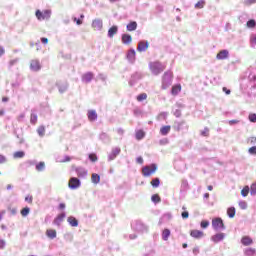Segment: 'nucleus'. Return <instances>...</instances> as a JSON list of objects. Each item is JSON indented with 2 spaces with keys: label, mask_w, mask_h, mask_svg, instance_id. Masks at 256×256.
<instances>
[{
  "label": "nucleus",
  "mask_w": 256,
  "mask_h": 256,
  "mask_svg": "<svg viewBox=\"0 0 256 256\" xmlns=\"http://www.w3.org/2000/svg\"><path fill=\"white\" fill-rule=\"evenodd\" d=\"M145 72L143 71H135L134 73L131 74L130 79L128 81V85L130 87H135L139 81H142V79L145 77Z\"/></svg>",
  "instance_id": "nucleus-1"
},
{
  "label": "nucleus",
  "mask_w": 256,
  "mask_h": 256,
  "mask_svg": "<svg viewBox=\"0 0 256 256\" xmlns=\"http://www.w3.org/2000/svg\"><path fill=\"white\" fill-rule=\"evenodd\" d=\"M132 229H134V231H136L137 233H149V226H147V224H145L143 221L141 220H135L132 224H131Z\"/></svg>",
  "instance_id": "nucleus-2"
},
{
  "label": "nucleus",
  "mask_w": 256,
  "mask_h": 256,
  "mask_svg": "<svg viewBox=\"0 0 256 256\" xmlns=\"http://www.w3.org/2000/svg\"><path fill=\"white\" fill-rule=\"evenodd\" d=\"M149 69L152 73V75H161L165 68H163V64L159 61H154L149 63Z\"/></svg>",
  "instance_id": "nucleus-3"
},
{
  "label": "nucleus",
  "mask_w": 256,
  "mask_h": 256,
  "mask_svg": "<svg viewBox=\"0 0 256 256\" xmlns=\"http://www.w3.org/2000/svg\"><path fill=\"white\" fill-rule=\"evenodd\" d=\"M172 129L174 131H177L178 133L182 131L183 133H187L189 131V124H187V121L182 120V121H175Z\"/></svg>",
  "instance_id": "nucleus-4"
},
{
  "label": "nucleus",
  "mask_w": 256,
  "mask_h": 256,
  "mask_svg": "<svg viewBox=\"0 0 256 256\" xmlns=\"http://www.w3.org/2000/svg\"><path fill=\"white\" fill-rule=\"evenodd\" d=\"M212 228L214 231H225L227 229L221 217H215L212 219Z\"/></svg>",
  "instance_id": "nucleus-5"
},
{
  "label": "nucleus",
  "mask_w": 256,
  "mask_h": 256,
  "mask_svg": "<svg viewBox=\"0 0 256 256\" xmlns=\"http://www.w3.org/2000/svg\"><path fill=\"white\" fill-rule=\"evenodd\" d=\"M173 83V76L171 72H165L164 75L162 76V86L161 89H169Z\"/></svg>",
  "instance_id": "nucleus-6"
},
{
  "label": "nucleus",
  "mask_w": 256,
  "mask_h": 256,
  "mask_svg": "<svg viewBox=\"0 0 256 256\" xmlns=\"http://www.w3.org/2000/svg\"><path fill=\"white\" fill-rule=\"evenodd\" d=\"M158 166L156 163H151L149 166H144L142 168L143 177H151L154 173H156Z\"/></svg>",
  "instance_id": "nucleus-7"
},
{
  "label": "nucleus",
  "mask_w": 256,
  "mask_h": 256,
  "mask_svg": "<svg viewBox=\"0 0 256 256\" xmlns=\"http://www.w3.org/2000/svg\"><path fill=\"white\" fill-rule=\"evenodd\" d=\"M36 18L38 21H45V19H51V10L45 9L44 11L36 10L35 12Z\"/></svg>",
  "instance_id": "nucleus-8"
},
{
  "label": "nucleus",
  "mask_w": 256,
  "mask_h": 256,
  "mask_svg": "<svg viewBox=\"0 0 256 256\" xmlns=\"http://www.w3.org/2000/svg\"><path fill=\"white\" fill-rule=\"evenodd\" d=\"M248 83L249 85L247 87H250V89H256V68L250 70Z\"/></svg>",
  "instance_id": "nucleus-9"
},
{
  "label": "nucleus",
  "mask_w": 256,
  "mask_h": 256,
  "mask_svg": "<svg viewBox=\"0 0 256 256\" xmlns=\"http://www.w3.org/2000/svg\"><path fill=\"white\" fill-rule=\"evenodd\" d=\"M68 187L71 189V191L79 189V187H81V179L77 177H71L68 183Z\"/></svg>",
  "instance_id": "nucleus-10"
},
{
  "label": "nucleus",
  "mask_w": 256,
  "mask_h": 256,
  "mask_svg": "<svg viewBox=\"0 0 256 256\" xmlns=\"http://www.w3.org/2000/svg\"><path fill=\"white\" fill-rule=\"evenodd\" d=\"M126 59L130 65H135V61H137V52H135V49L131 48L128 50Z\"/></svg>",
  "instance_id": "nucleus-11"
},
{
  "label": "nucleus",
  "mask_w": 256,
  "mask_h": 256,
  "mask_svg": "<svg viewBox=\"0 0 256 256\" xmlns=\"http://www.w3.org/2000/svg\"><path fill=\"white\" fill-rule=\"evenodd\" d=\"M183 109H185V104L181 102H176V104L172 108V113L179 119V117H181L182 115L181 111H183Z\"/></svg>",
  "instance_id": "nucleus-12"
},
{
  "label": "nucleus",
  "mask_w": 256,
  "mask_h": 256,
  "mask_svg": "<svg viewBox=\"0 0 256 256\" xmlns=\"http://www.w3.org/2000/svg\"><path fill=\"white\" fill-rule=\"evenodd\" d=\"M149 49V41L147 40H140L138 42L137 51L138 53H145Z\"/></svg>",
  "instance_id": "nucleus-13"
},
{
  "label": "nucleus",
  "mask_w": 256,
  "mask_h": 256,
  "mask_svg": "<svg viewBox=\"0 0 256 256\" xmlns=\"http://www.w3.org/2000/svg\"><path fill=\"white\" fill-rule=\"evenodd\" d=\"M74 171L80 179H85V177H87V175H89V172L87 171V169H85L84 167H81V166L75 167Z\"/></svg>",
  "instance_id": "nucleus-14"
},
{
  "label": "nucleus",
  "mask_w": 256,
  "mask_h": 256,
  "mask_svg": "<svg viewBox=\"0 0 256 256\" xmlns=\"http://www.w3.org/2000/svg\"><path fill=\"white\" fill-rule=\"evenodd\" d=\"M56 87L60 95H63V93H66V91L69 89V83L59 81V82H56Z\"/></svg>",
  "instance_id": "nucleus-15"
},
{
  "label": "nucleus",
  "mask_w": 256,
  "mask_h": 256,
  "mask_svg": "<svg viewBox=\"0 0 256 256\" xmlns=\"http://www.w3.org/2000/svg\"><path fill=\"white\" fill-rule=\"evenodd\" d=\"M121 154V148L119 147H115L112 148L111 153L108 155V161H115V159H117V156H119Z\"/></svg>",
  "instance_id": "nucleus-16"
},
{
  "label": "nucleus",
  "mask_w": 256,
  "mask_h": 256,
  "mask_svg": "<svg viewBox=\"0 0 256 256\" xmlns=\"http://www.w3.org/2000/svg\"><path fill=\"white\" fill-rule=\"evenodd\" d=\"M67 217V213L61 212L60 214H58L54 220H53V225H57V227L61 226V223H63V219H65Z\"/></svg>",
  "instance_id": "nucleus-17"
},
{
  "label": "nucleus",
  "mask_w": 256,
  "mask_h": 256,
  "mask_svg": "<svg viewBox=\"0 0 256 256\" xmlns=\"http://www.w3.org/2000/svg\"><path fill=\"white\" fill-rule=\"evenodd\" d=\"M225 237V233L219 232L211 236V241H213V243H221V241H223Z\"/></svg>",
  "instance_id": "nucleus-18"
},
{
  "label": "nucleus",
  "mask_w": 256,
  "mask_h": 256,
  "mask_svg": "<svg viewBox=\"0 0 256 256\" xmlns=\"http://www.w3.org/2000/svg\"><path fill=\"white\" fill-rule=\"evenodd\" d=\"M117 33H119V26L113 25L108 29V33H107L108 39H113V37H115Z\"/></svg>",
  "instance_id": "nucleus-19"
},
{
  "label": "nucleus",
  "mask_w": 256,
  "mask_h": 256,
  "mask_svg": "<svg viewBox=\"0 0 256 256\" xmlns=\"http://www.w3.org/2000/svg\"><path fill=\"white\" fill-rule=\"evenodd\" d=\"M121 41L123 45H130L133 41V37L129 33H124L121 35Z\"/></svg>",
  "instance_id": "nucleus-20"
},
{
  "label": "nucleus",
  "mask_w": 256,
  "mask_h": 256,
  "mask_svg": "<svg viewBox=\"0 0 256 256\" xmlns=\"http://www.w3.org/2000/svg\"><path fill=\"white\" fill-rule=\"evenodd\" d=\"M92 27L96 31H101V29H103V20L99 19V18L98 19H94L92 21Z\"/></svg>",
  "instance_id": "nucleus-21"
},
{
  "label": "nucleus",
  "mask_w": 256,
  "mask_h": 256,
  "mask_svg": "<svg viewBox=\"0 0 256 256\" xmlns=\"http://www.w3.org/2000/svg\"><path fill=\"white\" fill-rule=\"evenodd\" d=\"M30 69L34 72L41 71V62L39 60H32L30 62Z\"/></svg>",
  "instance_id": "nucleus-22"
},
{
  "label": "nucleus",
  "mask_w": 256,
  "mask_h": 256,
  "mask_svg": "<svg viewBox=\"0 0 256 256\" xmlns=\"http://www.w3.org/2000/svg\"><path fill=\"white\" fill-rule=\"evenodd\" d=\"M93 77H95L93 72H86L82 75V81L83 83H91L93 81Z\"/></svg>",
  "instance_id": "nucleus-23"
},
{
  "label": "nucleus",
  "mask_w": 256,
  "mask_h": 256,
  "mask_svg": "<svg viewBox=\"0 0 256 256\" xmlns=\"http://www.w3.org/2000/svg\"><path fill=\"white\" fill-rule=\"evenodd\" d=\"M241 243L244 245V247H249L253 244V238L250 236H244L241 238Z\"/></svg>",
  "instance_id": "nucleus-24"
},
{
  "label": "nucleus",
  "mask_w": 256,
  "mask_h": 256,
  "mask_svg": "<svg viewBox=\"0 0 256 256\" xmlns=\"http://www.w3.org/2000/svg\"><path fill=\"white\" fill-rule=\"evenodd\" d=\"M88 120L91 122H95L98 119L97 111L89 110L87 113Z\"/></svg>",
  "instance_id": "nucleus-25"
},
{
  "label": "nucleus",
  "mask_w": 256,
  "mask_h": 256,
  "mask_svg": "<svg viewBox=\"0 0 256 256\" xmlns=\"http://www.w3.org/2000/svg\"><path fill=\"white\" fill-rule=\"evenodd\" d=\"M203 235H204V233L201 230H191L190 231V236H192L193 239H201V238H203Z\"/></svg>",
  "instance_id": "nucleus-26"
},
{
  "label": "nucleus",
  "mask_w": 256,
  "mask_h": 256,
  "mask_svg": "<svg viewBox=\"0 0 256 256\" xmlns=\"http://www.w3.org/2000/svg\"><path fill=\"white\" fill-rule=\"evenodd\" d=\"M67 221L70 225V227H79V220L75 218V216H69L67 218Z\"/></svg>",
  "instance_id": "nucleus-27"
},
{
  "label": "nucleus",
  "mask_w": 256,
  "mask_h": 256,
  "mask_svg": "<svg viewBox=\"0 0 256 256\" xmlns=\"http://www.w3.org/2000/svg\"><path fill=\"white\" fill-rule=\"evenodd\" d=\"M229 57V50H221L217 56H216V59H219V60H224V59H227Z\"/></svg>",
  "instance_id": "nucleus-28"
},
{
  "label": "nucleus",
  "mask_w": 256,
  "mask_h": 256,
  "mask_svg": "<svg viewBox=\"0 0 256 256\" xmlns=\"http://www.w3.org/2000/svg\"><path fill=\"white\" fill-rule=\"evenodd\" d=\"M171 133V125H164L160 128V135L167 137V134Z\"/></svg>",
  "instance_id": "nucleus-29"
},
{
  "label": "nucleus",
  "mask_w": 256,
  "mask_h": 256,
  "mask_svg": "<svg viewBox=\"0 0 256 256\" xmlns=\"http://www.w3.org/2000/svg\"><path fill=\"white\" fill-rule=\"evenodd\" d=\"M145 130L143 129H139L136 131V134H135V139L137 141H143V139H145Z\"/></svg>",
  "instance_id": "nucleus-30"
},
{
  "label": "nucleus",
  "mask_w": 256,
  "mask_h": 256,
  "mask_svg": "<svg viewBox=\"0 0 256 256\" xmlns=\"http://www.w3.org/2000/svg\"><path fill=\"white\" fill-rule=\"evenodd\" d=\"M236 213L237 210L235 209V206H230L227 208V216L229 217V219H233Z\"/></svg>",
  "instance_id": "nucleus-31"
},
{
  "label": "nucleus",
  "mask_w": 256,
  "mask_h": 256,
  "mask_svg": "<svg viewBox=\"0 0 256 256\" xmlns=\"http://www.w3.org/2000/svg\"><path fill=\"white\" fill-rule=\"evenodd\" d=\"M127 31H137V21H130L126 26Z\"/></svg>",
  "instance_id": "nucleus-32"
},
{
  "label": "nucleus",
  "mask_w": 256,
  "mask_h": 256,
  "mask_svg": "<svg viewBox=\"0 0 256 256\" xmlns=\"http://www.w3.org/2000/svg\"><path fill=\"white\" fill-rule=\"evenodd\" d=\"M169 237H171V230L169 228H165L162 231V239H163V241H169Z\"/></svg>",
  "instance_id": "nucleus-33"
},
{
  "label": "nucleus",
  "mask_w": 256,
  "mask_h": 256,
  "mask_svg": "<svg viewBox=\"0 0 256 256\" xmlns=\"http://www.w3.org/2000/svg\"><path fill=\"white\" fill-rule=\"evenodd\" d=\"M91 181L92 183H94V185H99V183H101V175L97 173H93L91 177Z\"/></svg>",
  "instance_id": "nucleus-34"
},
{
  "label": "nucleus",
  "mask_w": 256,
  "mask_h": 256,
  "mask_svg": "<svg viewBox=\"0 0 256 256\" xmlns=\"http://www.w3.org/2000/svg\"><path fill=\"white\" fill-rule=\"evenodd\" d=\"M99 139L102 141V143H109V141H111V138L105 132L100 133Z\"/></svg>",
  "instance_id": "nucleus-35"
},
{
  "label": "nucleus",
  "mask_w": 256,
  "mask_h": 256,
  "mask_svg": "<svg viewBox=\"0 0 256 256\" xmlns=\"http://www.w3.org/2000/svg\"><path fill=\"white\" fill-rule=\"evenodd\" d=\"M46 235L49 239H56L57 238V231L53 229H48L46 231Z\"/></svg>",
  "instance_id": "nucleus-36"
},
{
  "label": "nucleus",
  "mask_w": 256,
  "mask_h": 256,
  "mask_svg": "<svg viewBox=\"0 0 256 256\" xmlns=\"http://www.w3.org/2000/svg\"><path fill=\"white\" fill-rule=\"evenodd\" d=\"M171 93L172 95H179V93H181V84L172 86Z\"/></svg>",
  "instance_id": "nucleus-37"
},
{
  "label": "nucleus",
  "mask_w": 256,
  "mask_h": 256,
  "mask_svg": "<svg viewBox=\"0 0 256 256\" xmlns=\"http://www.w3.org/2000/svg\"><path fill=\"white\" fill-rule=\"evenodd\" d=\"M36 171H38L39 173L45 171V162L40 161V162H36V167H35Z\"/></svg>",
  "instance_id": "nucleus-38"
},
{
  "label": "nucleus",
  "mask_w": 256,
  "mask_h": 256,
  "mask_svg": "<svg viewBox=\"0 0 256 256\" xmlns=\"http://www.w3.org/2000/svg\"><path fill=\"white\" fill-rule=\"evenodd\" d=\"M150 184L153 187V189H157V187H159V185H161V179H159V177L153 178L151 180Z\"/></svg>",
  "instance_id": "nucleus-39"
},
{
  "label": "nucleus",
  "mask_w": 256,
  "mask_h": 256,
  "mask_svg": "<svg viewBox=\"0 0 256 256\" xmlns=\"http://www.w3.org/2000/svg\"><path fill=\"white\" fill-rule=\"evenodd\" d=\"M245 256H256V249L255 248H246L244 250Z\"/></svg>",
  "instance_id": "nucleus-40"
},
{
  "label": "nucleus",
  "mask_w": 256,
  "mask_h": 256,
  "mask_svg": "<svg viewBox=\"0 0 256 256\" xmlns=\"http://www.w3.org/2000/svg\"><path fill=\"white\" fill-rule=\"evenodd\" d=\"M13 135H15L16 139H19V145H23V143H25V138H23L21 134L17 133V129H14Z\"/></svg>",
  "instance_id": "nucleus-41"
},
{
  "label": "nucleus",
  "mask_w": 256,
  "mask_h": 256,
  "mask_svg": "<svg viewBox=\"0 0 256 256\" xmlns=\"http://www.w3.org/2000/svg\"><path fill=\"white\" fill-rule=\"evenodd\" d=\"M38 118L39 117L37 116V113L33 112V110H32V113L30 115V123H31V125H37V119Z\"/></svg>",
  "instance_id": "nucleus-42"
},
{
  "label": "nucleus",
  "mask_w": 256,
  "mask_h": 256,
  "mask_svg": "<svg viewBox=\"0 0 256 256\" xmlns=\"http://www.w3.org/2000/svg\"><path fill=\"white\" fill-rule=\"evenodd\" d=\"M14 159H23V157H25V151L20 150V151H16L13 154Z\"/></svg>",
  "instance_id": "nucleus-43"
},
{
  "label": "nucleus",
  "mask_w": 256,
  "mask_h": 256,
  "mask_svg": "<svg viewBox=\"0 0 256 256\" xmlns=\"http://www.w3.org/2000/svg\"><path fill=\"white\" fill-rule=\"evenodd\" d=\"M151 201L154 205H157V203H161V196H159V194H153L151 196Z\"/></svg>",
  "instance_id": "nucleus-44"
},
{
  "label": "nucleus",
  "mask_w": 256,
  "mask_h": 256,
  "mask_svg": "<svg viewBox=\"0 0 256 256\" xmlns=\"http://www.w3.org/2000/svg\"><path fill=\"white\" fill-rule=\"evenodd\" d=\"M246 27H248V29H255L256 27L255 19H249L246 23Z\"/></svg>",
  "instance_id": "nucleus-45"
},
{
  "label": "nucleus",
  "mask_w": 256,
  "mask_h": 256,
  "mask_svg": "<svg viewBox=\"0 0 256 256\" xmlns=\"http://www.w3.org/2000/svg\"><path fill=\"white\" fill-rule=\"evenodd\" d=\"M20 213H21L22 217H27V215H29V213H31V208H29V206H26L21 209Z\"/></svg>",
  "instance_id": "nucleus-46"
},
{
  "label": "nucleus",
  "mask_w": 256,
  "mask_h": 256,
  "mask_svg": "<svg viewBox=\"0 0 256 256\" xmlns=\"http://www.w3.org/2000/svg\"><path fill=\"white\" fill-rule=\"evenodd\" d=\"M88 159L89 161H91V163H97V161L99 160V157H97L96 153H90L88 155Z\"/></svg>",
  "instance_id": "nucleus-47"
},
{
  "label": "nucleus",
  "mask_w": 256,
  "mask_h": 256,
  "mask_svg": "<svg viewBox=\"0 0 256 256\" xmlns=\"http://www.w3.org/2000/svg\"><path fill=\"white\" fill-rule=\"evenodd\" d=\"M39 137H45V126L41 125L37 128Z\"/></svg>",
  "instance_id": "nucleus-48"
},
{
  "label": "nucleus",
  "mask_w": 256,
  "mask_h": 256,
  "mask_svg": "<svg viewBox=\"0 0 256 256\" xmlns=\"http://www.w3.org/2000/svg\"><path fill=\"white\" fill-rule=\"evenodd\" d=\"M183 212L181 213L182 219H189V211H187V207H182Z\"/></svg>",
  "instance_id": "nucleus-49"
},
{
  "label": "nucleus",
  "mask_w": 256,
  "mask_h": 256,
  "mask_svg": "<svg viewBox=\"0 0 256 256\" xmlns=\"http://www.w3.org/2000/svg\"><path fill=\"white\" fill-rule=\"evenodd\" d=\"M195 9H203L205 7V0H200L195 4Z\"/></svg>",
  "instance_id": "nucleus-50"
},
{
  "label": "nucleus",
  "mask_w": 256,
  "mask_h": 256,
  "mask_svg": "<svg viewBox=\"0 0 256 256\" xmlns=\"http://www.w3.org/2000/svg\"><path fill=\"white\" fill-rule=\"evenodd\" d=\"M209 225H211V223L209 222V220H202L200 222V227L201 229H207V227H209Z\"/></svg>",
  "instance_id": "nucleus-51"
},
{
  "label": "nucleus",
  "mask_w": 256,
  "mask_h": 256,
  "mask_svg": "<svg viewBox=\"0 0 256 256\" xmlns=\"http://www.w3.org/2000/svg\"><path fill=\"white\" fill-rule=\"evenodd\" d=\"M133 115L134 117H141V115H143V110H141V108H135L133 110Z\"/></svg>",
  "instance_id": "nucleus-52"
},
{
  "label": "nucleus",
  "mask_w": 256,
  "mask_h": 256,
  "mask_svg": "<svg viewBox=\"0 0 256 256\" xmlns=\"http://www.w3.org/2000/svg\"><path fill=\"white\" fill-rule=\"evenodd\" d=\"M248 121H250V123H256V113H250L248 115Z\"/></svg>",
  "instance_id": "nucleus-53"
},
{
  "label": "nucleus",
  "mask_w": 256,
  "mask_h": 256,
  "mask_svg": "<svg viewBox=\"0 0 256 256\" xmlns=\"http://www.w3.org/2000/svg\"><path fill=\"white\" fill-rule=\"evenodd\" d=\"M145 99H147V93H140L137 96V101L141 102V101H145Z\"/></svg>",
  "instance_id": "nucleus-54"
},
{
  "label": "nucleus",
  "mask_w": 256,
  "mask_h": 256,
  "mask_svg": "<svg viewBox=\"0 0 256 256\" xmlns=\"http://www.w3.org/2000/svg\"><path fill=\"white\" fill-rule=\"evenodd\" d=\"M25 165L27 167H33V165H35V167L37 166V160H28L26 161Z\"/></svg>",
  "instance_id": "nucleus-55"
},
{
  "label": "nucleus",
  "mask_w": 256,
  "mask_h": 256,
  "mask_svg": "<svg viewBox=\"0 0 256 256\" xmlns=\"http://www.w3.org/2000/svg\"><path fill=\"white\" fill-rule=\"evenodd\" d=\"M250 195H252L253 197L256 195V182L253 183L250 187Z\"/></svg>",
  "instance_id": "nucleus-56"
},
{
  "label": "nucleus",
  "mask_w": 256,
  "mask_h": 256,
  "mask_svg": "<svg viewBox=\"0 0 256 256\" xmlns=\"http://www.w3.org/2000/svg\"><path fill=\"white\" fill-rule=\"evenodd\" d=\"M241 195H242V197H247V195H249V187H244L241 190Z\"/></svg>",
  "instance_id": "nucleus-57"
},
{
  "label": "nucleus",
  "mask_w": 256,
  "mask_h": 256,
  "mask_svg": "<svg viewBox=\"0 0 256 256\" xmlns=\"http://www.w3.org/2000/svg\"><path fill=\"white\" fill-rule=\"evenodd\" d=\"M200 135H201L202 137H209V129H208L207 127H205L204 130H202V131L200 132Z\"/></svg>",
  "instance_id": "nucleus-58"
},
{
  "label": "nucleus",
  "mask_w": 256,
  "mask_h": 256,
  "mask_svg": "<svg viewBox=\"0 0 256 256\" xmlns=\"http://www.w3.org/2000/svg\"><path fill=\"white\" fill-rule=\"evenodd\" d=\"M230 126L238 125V123H241V120H228L226 121Z\"/></svg>",
  "instance_id": "nucleus-59"
},
{
  "label": "nucleus",
  "mask_w": 256,
  "mask_h": 256,
  "mask_svg": "<svg viewBox=\"0 0 256 256\" xmlns=\"http://www.w3.org/2000/svg\"><path fill=\"white\" fill-rule=\"evenodd\" d=\"M238 205H239L240 209H243V210L247 209V203L245 201H243V200H241L238 203Z\"/></svg>",
  "instance_id": "nucleus-60"
},
{
  "label": "nucleus",
  "mask_w": 256,
  "mask_h": 256,
  "mask_svg": "<svg viewBox=\"0 0 256 256\" xmlns=\"http://www.w3.org/2000/svg\"><path fill=\"white\" fill-rule=\"evenodd\" d=\"M249 155H256V146H252L248 149Z\"/></svg>",
  "instance_id": "nucleus-61"
},
{
  "label": "nucleus",
  "mask_w": 256,
  "mask_h": 256,
  "mask_svg": "<svg viewBox=\"0 0 256 256\" xmlns=\"http://www.w3.org/2000/svg\"><path fill=\"white\" fill-rule=\"evenodd\" d=\"M169 139L163 138L159 140V145H168Z\"/></svg>",
  "instance_id": "nucleus-62"
},
{
  "label": "nucleus",
  "mask_w": 256,
  "mask_h": 256,
  "mask_svg": "<svg viewBox=\"0 0 256 256\" xmlns=\"http://www.w3.org/2000/svg\"><path fill=\"white\" fill-rule=\"evenodd\" d=\"M248 143H250L251 145H256V137L255 136L249 137Z\"/></svg>",
  "instance_id": "nucleus-63"
},
{
  "label": "nucleus",
  "mask_w": 256,
  "mask_h": 256,
  "mask_svg": "<svg viewBox=\"0 0 256 256\" xmlns=\"http://www.w3.org/2000/svg\"><path fill=\"white\" fill-rule=\"evenodd\" d=\"M143 256H155V250L151 249L150 251H148L147 253L143 254Z\"/></svg>",
  "instance_id": "nucleus-64"
}]
</instances>
